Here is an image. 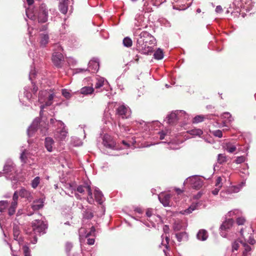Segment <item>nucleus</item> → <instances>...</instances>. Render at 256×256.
<instances>
[{
    "mask_svg": "<svg viewBox=\"0 0 256 256\" xmlns=\"http://www.w3.org/2000/svg\"><path fill=\"white\" fill-rule=\"evenodd\" d=\"M156 39L146 31L138 35L136 47L138 50L144 54H150L153 52V46L156 44Z\"/></svg>",
    "mask_w": 256,
    "mask_h": 256,
    "instance_id": "nucleus-1",
    "label": "nucleus"
},
{
    "mask_svg": "<svg viewBox=\"0 0 256 256\" xmlns=\"http://www.w3.org/2000/svg\"><path fill=\"white\" fill-rule=\"evenodd\" d=\"M50 122L55 127H58V129L54 133V138L59 140H65L67 136L68 131L65 128L64 122L54 118H51Z\"/></svg>",
    "mask_w": 256,
    "mask_h": 256,
    "instance_id": "nucleus-2",
    "label": "nucleus"
},
{
    "mask_svg": "<svg viewBox=\"0 0 256 256\" xmlns=\"http://www.w3.org/2000/svg\"><path fill=\"white\" fill-rule=\"evenodd\" d=\"M53 98V94H50L46 90H42L40 92L38 102L42 104L40 106V116L42 112V110L46 106H50L52 104Z\"/></svg>",
    "mask_w": 256,
    "mask_h": 256,
    "instance_id": "nucleus-3",
    "label": "nucleus"
},
{
    "mask_svg": "<svg viewBox=\"0 0 256 256\" xmlns=\"http://www.w3.org/2000/svg\"><path fill=\"white\" fill-rule=\"evenodd\" d=\"M55 52L52 54V60L54 64L57 67H60L64 56L61 52L62 51V48L60 45L57 44L54 46Z\"/></svg>",
    "mask_w": 256,
    "mask_h": 256,
    "instance_id": "nucleus-4",
    "label": "nucleus"
},
{
    "mask_svg": "<svg viewBox=\"0 0 256 256\" xmlns=\"http://www.w3.org/2000/svg\"><path fill=\"white\" fill-rule=\"evenodd\" d=\"M4 173L6 174L10 177V175L13 174V172H15V168L14 164L10 160H8L4 166ZM12 181V186L14 188H16V186H14V184H16L18 182V180L15 176H13L12 178H10Z\"/></svg>",
    "mask_w": 256,
    "mask_h": 256,
    "instance_id": "nucleus-5",
    "label": "nucleus"
},
{
    "mask_svg": "<svg viewBox=\"0 0 256 256\" xmlns=\"http://www.w3.org/2000/svg\"><path fill=\"white\" fill-rule=\"evenodd\" d=\"M32 227L35 234L41 235L46 232L47 224L43 221L36 220L32 222Z\"/></svg>",
    "mask_w": 256,
    "mask_h": 256,
    "instance_id": "nucleus-6",
    "label": "nucleus"
},
{
    "mask_svg": "<svg viewBox=\"0 0 256 256\" xmlns=\"http://www.w3.org/2000/svg\"><path fill=\"white\" fill-rule=\"evenodd\" d=\"M184 184H190L192 187L195 189H200L202 186V180L198 176H192L186 178Z\"/></svg>",
    "mask_w": 256,
    "mask_h": 256,
    "instance_id": "nucleus-7",
    "label": "nucleus"
},
{
    "mask_svg": "<svg viewBox=\"0 0 256 256\" xmlns=\"http://www.w3.org/2000/svg\"><path fill=\"white\" fill-rule=\"evenodd\" d=\"M234 223L232 218H228L223 222L220 228V234L224 238L227 236V232L232 227Z\"/></svg>",
    "mask_w": 256,
    "mask_h": 256,
    "instance_id": "nucleus-8",
    "label": "nucleus"
},
{
    "mask_svg": "<svg viewBox=\"0 0 256 256\" xmlns=\"http://www.w3.org/2000/svg\"><path fill=\"white\" fill-rule=\"evenodd\" d=\"M37 17L38 22L44 23L48 20V10L44 4H42L40 6Z\"/></svg>",
    "mask_w": 256,
    "mask_h": 256,
    "instance_id": "nucleus-9",
    "label": "nucleus"
},
{
    "mask_svg": "<svg viewBox=\"0 0 256 256\" xmlns=\"http://www.w3.org/2000/svg\"><path fill=\"white\" fill-rule=\"evenodd\" d=\"M117 113L122 118H127L130 116V110L129 108L124 104L120 105L117 108Z\"/></svg>",
    "mask_w": 256,
    "mask_h": 256,
    "instance_id": "nucleus-10",
    "label": "nucleus"
},
{
    "mask_svg": "<svg viewBox=\"0 0 256 256\" xmlns=\"http://www.w3.org/2000/svg\"><path fill=\"white\" fill-rule=\"evenodd\" d=\"M84 188H86L88 192V201L89 204H92L94 202V200L92 198V193L90 186H79L76 188V190L80 193H83L84 192Z\"/></svg>",
    "mask_w": 256,
    "mask_h": 256,
    "instance_id": "nucleus-11",
    "label": "nucleus"
},
{
    "mask_svg": "<svg viewBox=\"0 0 256 256\" xmlns=\"http://www.w3.org/2000/svg\"><path fill=\"white\" fill-rule=\"evenodd\" d=\"M102 86H104V89H106V90H108V88L109 87L108 82L104 78H96L95 84V88L98 90Z\"/></svg>",
    "mask_w": 256,
    "mask_h": 256,
    "instance_id": "nucleus-12",
    "label": "nucleus"
},
{
    "mask_svg": "<svg viewBox=\"0 0 256 256\" xmlns=\"http://www.w3.org/2000/svg\"><path fill=\"white\" fill-rule=\"evenodd\" d=\"M40 122V118H36L34 120L32 124L29 126L27 130L28 135L29 137L32 136L36 131Z\"/></svg>",
    "mask_w": 256,
    "mask_h": 256,
    "instance_id": "nucleus-13",
    "label": "nucleus"
},
{
    "mask_svg": "<svg viewBox=\"0 0 256 256\" xmlns=\"http://www.w3.org/2000/svg\"><path fill=\"white\" fill-rule=\"evenodd\" d=\"M180 113H183L181 110H176L172 112L166 118L168 119V122L170 124H174L178 121V116L182 114Z\"/></svg>",
    "mask_w": 256,
    "mask_h": 256,
    "instance_id": "nucleus-14",
    "label": "nucleus"
},
{
    "mask_svg": "<svg viewBox=\"0 0 256 256\" xmlns=\"http://www.w3.org/2000/svg\"><path fill=\"white\" fill-rule=\"evenodd\" d=\"M95 232V228L92 226L90 230L88 232L84 228H81L78 230L80 238H88L90 236H94Z\"/></svg>",
    "mask_w": 256,
    "mask_h": 256,
    "instance_id": "nucleus-15",
    "label": "nucleus"
},
{
    "mask_svg": "<svg viewBox=\"0 0 256 256\" xmlns=\"http://www.w3.org/2000/svg\"><path fill=\"white\" fill-rule=\"evenodd\" d=\"M170 198V194L164 193H162L158 196L160 202L163 204L164 206H169Z\"/></svg>",
    "mask_w": 256,
    "mask_h": 256,
    "instance_id": "nucleus-16",
    "label": "nucleus"
},
{
    "mask_svg": "<svg viewBox=\"0 0 256 256\" xmlns=\"http://www.w3.org/2000/svg\"><path fill=\"white\" fill-rule=\"evenodd\" d=\"M88 68L90 71L92 72H95L98 70L99 62L97 58H93L88 63Z\"/></svg>",
    "mask_w": 256,
    "mask_h": 256,
    "instance_id": "nucleus-17",
    "label": "nucleus"
},
{
    "mask_svg": "<svg viewBox=\"0 0 256 256\" xmlns=\"http://www.w3.org/2000/svg\"><path fill=\"white\" fill-rule=\"evenodd\" d=\"M163 230H164V232L166 236H164V235H162V238H164L165 240H162V244L166 248V249H168V242H169L170 239H169L168 237L166 236V234L168 233V231H169L168 226L167 225H164L163 227Z\"/></svg>",
    "mask_w": 256,
    "mask_h": 256,
    "instance_id": "nucleus-18",
    "label": "nucleus"
},
{
    "mask_svg": "<svg viewBox=\"0 0 256 256\" xmlns=\"http://www.w3.org/2000/svg\"><path fill=\"white\" fill-rule=\"evenodd\" d=\"M68 0H60L59 10L64 14H66Z\"/></svg>",
    "mask_w": 256,
    "mask_h": 256,
    "instance_id": "nucleus-19",
    "label": "nucleus"
},
{
    "mask_svg": "<svg viewBox=\"0 0 256 256\" xmlns=\"http://www.w3.org/2000/svg\"><path fill=\"white\" fill-rule=\"evenodd\" d=\"M54 144V141L52 138L48 137L45 138V147L48 152L52 151Z\"/></svg>",
    "mask_w": 256,
    "mask_h": 256,
    "instance_id": "nucleus-20",
    "label": "nucleus"
},
{
    "mask_svg": "<svg viewBox=\"0 0 256 256\" xmlns=\"http://www.w3.org/2000/svg\"><path fill=\"white\" fill-rule=\"evenodd\" d=\"M19 194L20 197L26 198L28 200H31L32 199L31 192L24 188H22L20 189L19 192Z\"/></svg>",
    "mask_w": 256,
    "mask_h": 256,
    "instance_id": "nucleus-21",
    "label": "nucleus"
},
{
    "mask_svg": "<svg viewBox=\"0 0 256 256\" xmlns=\"http://www.w3.org/2000/svg\"><path fill=\"white\" fill-rule=\"evenodd\" d=\"M110 138H108V136H104L103 139V144L106 148H114L115 145L114 143L112 140H110Z\"/></svg>",
    "mask_w": 256,
    "mask_h": 256,
    "instance_id": "nucleus-22",
    "label": "nucleus"
},
{
    "mask_svg": "<svg viewBox=\"0 0 256 256\" xmlns=\"http://www.w3.org/2000/svg\"><path fill=\"white\" fill-rule=\"evenodd\" d=\"M96 200L100 204H101L104 200V196L102 192L96 188L94 192Z\"/></svg>",
    "mask_w": 256,
    "mask_h": 256,
    "instance_id": "nucleus-23",
    "label": "nucleus"
},
{
    "mask_svg": "<svg viewBox=\"0 0 256 256\" xmlns=\"http://www.w3.org/2000/svg\"><path fill=\"white\" fill-rule=\"evenodd\" d=\"M49 40V37L46 34H40V45L41 46L44 47L48 44Z\"/></svg>",
    "mask_w": 256,
    "mask_h": 256,
    "instance_id": "nucleus-24",
    "label": "nucleus"
},
{
    "mask_svg": "<svg viewBox=\"0 0 256 256\" xmlns=\"http://www.w3.org/2000/svg\"><path fill=\"white\" fill-rule=\"evenodd\" d=\"M197 238L199 240L204 241L206 240L208 237V234L205 230H200L197 234Z\"/></svg>",
    "mask_w": 256,
    "mask_h": 256,
    "instance_id": "nucleus-25",
    "label": "nucleus"
},
{
    "mask_svg": "<svg viewBox=\"0 0 256 256\" xmlns=\"http://www.w3.org/2000/svg\"><path fill=\"white\" fill-rule=\"evenodd\" d=\"M94 91V88L92 86H84L80 89V93L85 95L92 94Z\"/></svg>",
    "mask_w": 256,
    "mask_h": 256,
    "instance_id": "nucleus-26",
    "label": "nucleus"
},
{
    "mask_svg": "<svg viewBox=\"0 0 256 256\" xmlns=\"http://www.w3.org/2000/svg\"><path fill=\"white\" fill-rule=\"evenodd\" d=\"M188 132L192 136H200L203 134V132L200 129L194 128Z\"/></svg>",
    "mask_w": 256,
    "mask_h": 256,
    "instance_id": "nucleus-27",
    "label": "nucleus"
},
{
    "mask_svg": "<svg viewBox=\"0 0 256 256\" xmlns=\"http://www.w3.org/2000/svg\"><path fill=\"white\" fill-rule=\"evenodd\" d=\"M42 202L40 200L38 201L34 202L32 208L34 210H38L42 208Z\"/></svg>",
    "mask_w": 256,
    "mask_h": 256,
    "instance_id": "nucleus-28",
    "label": "nucleus"
},
{
    "mask_svg": "<svg viewBox=\"0 0 256 256\" xmlns=\"http://www.w3.org/2000/svg\"><path fill=\"white\" fill-rule=\"evenodd\" d=\"M13 234L14 239L17 240L18 239V236L20 234V227L18 225L14 224L13 228Z\"/></svg>",
    "mask_w": 256,
    "mask_h": 256,
    "instance_id": "nucleus-29",
    "label": "nucleus"
},
{
    "mask_svg": "<svg viewBox=\"0 0 256 256\" xmlns=\"http://www.w3.org/2000/svg\"><path fill=\"white\" fill-rule=\"evenodd\" d=\"M154 58L156 60H162L164 58V53L162 50L158 48L154 54Z\"/></svg>",
    "mask_w": 256,
    "mask_h": 256,
    "instance_id": "nucleus-30",
    "label": "nucleus"
},
{
    "mask_svg": "<svg viewBox=\"0 0 256 256\" xmlns=\"http://www.w3.org/2000/svg\"><path fill=\"white\" fill-rule=\"evenodd\" d=\"M83 216L84 218L91 219L94 216V214L90 209L88 208L84 211Z\"/></svg>",
    "mask_w": 256,
    "mask_h": 256,
    "instance_id": "nucleus-31",
    "label": "nucleus"
},
{
    "mask_svg": "<svg viewBox=\"0 0 256 256\" xmlns=\"http://www.w3.org/2000/svg\"><path fill=\"white\" fill-rule=\"evenodd\" d=\"M26 12L27 17L30 19L32 20L36 19V16L34 14V12L32 10H31L30 8H26Z\"/></svg>",
    "mask_w": 256,
    "mask_h": 256,
    "instance_id": "nucleus-32",
    "label": "nucleus"
},
{
    "mask_svg": "<svg viewBox=\"0 0 256 256\" xmlns=\"http://www.w3.org/2000/svg\"><path fill=\"white\" fill-rule=\"evenodd\" d=\"M176 236L179 242H180L184 238H187L188 235L185 232H179L176 234Z\"/></svg>",
    "mask_w": 256,
    "mask_h": 256,
    "instance_id": "nucleus-33",
    "label": "nucleus"
},
{
    "mask_svg": "<svg viewBox=\"0 0 256 256\" xmlns=\"http://www.w3.org/2000/svg\"><path fill=\"white\" fill-rule=\"evenodd\" d=\"M132 42L129 37L124 38L123 40V44L124 46L129 48L132 46Z\"/></svg>",
    "mask_w": 256,
    "mask_h": 256,
    "instance_id": "nucleus-34",
    "label": "nucleus"
},
{
    "mask_svg": "<svg viewBox=\"0 0 256 256\" xmlns=\"http://www.w3.org/2000/svg\"><path fill=\"white\" fill-rule=\"evenodd\" d=\"M17 204L14 202H12L11 206L8 209V214L10 216H12L15 213Z\"/></svg>",
    "mask_w": 256,
    "mask_h": 256,
    "instance_id": "nucleus-35",
    "label": "nucleus"
},
{
    "mask_svg": "<svg viewBox=\"0 0 256 256\" xmlns=\"http://www.w3.org/2000/svg\"><path fill=\"white\" fill-rule=\"evenodd\" d=\"M198 204H193L188 208L184 210V214H189L197 208Z\"/></svg>",
    "mask_w": 256,
    "mask_h": 256,
    "instance_id": "nucleus-36",
    "label": "nucleus"
},
{
    "mask_svg": "<svg viewBox=\"0 0 256 256\" xmlns=\"http://www.w3.org/2000/svg\"><path fill=\"white\" fill-rule=\"evenodd\" d=\"M183 113H180L182 114H180L178 116V120H183L184 122H186L187 120H188V114H186V112L184 110H182Z\"/></svg>",
    "mask_w": 256,
    "mask_h": 256,
    "instance_id": "nucleus-37",
    "label": "nucleus"
},
{
    "mask_svg": "<svg viewBox=\"0 0 256 256\" xmlns=\"http://www.w3.org/2000/svg\"><path fill=\"white\" fill-rule=\"evenodd\" d=\"M240 242L242 244V242H238V240H234V242H232V252H234L235 250H238L239 247H240V244L239 242Z\"/></svg>",
    "mask_w": 256,
    "mask_h": 256,
    "instance_id": "nucleus-38",
    "label": "nucleus"
},
{
    "mask_svg": "<svg viewBox=\"0 0 256 256\" xmlns=\"http://www.w3.org/2000/svg\"><path fill=\"white\" fill-rule=\"evenodd\" d=\"M40 182V178L39 176L36 177L32 182L31 185L32 188H36Z\"/></svg>",
    "mask_w": 256,
    "mask_h": 256,
    "instance_id": "nucleus-39",
    "label": "nucleus"
},
{
    "mask_svg": "<svg viewBox=\"0 0 256 256\" xmlns=\"http://www.w3.org/2000/svg\"><path fill=\"white\" fill-rule=\"evenodd\" d=\"M226 162V157L224 154H219L218 156V162L220 164H222Z\"/></svg>",
    "mask_w": 256,
    "mask_h": 256,
    "instance_id": "nucleus-40",
    "label": "nucleus"
},
{
    "mask_svg": "<svg viewBox=\"0 0 256 256\" xmlns=\"http://www.w3.org/2000/svg\"><path fill=\"white\" fill-rule=\"evenodd\" d=\"M222 118L226 119V121L228 122H231L233 120L231 114L228 112L224 113L222 115Z\"/></svg>",
    "mask_w": 256,
    "mask_h": 256,
    "instance_id": "nucleus-41",
    "label": "nucleus"
},
{
    "mask_svg": "<svg viewBox=\"0 0 256 256\" xmlns=\"http://www.w3.org/2000/svg\"><path fill=\"white\" fill-rule=\"evenodd\" d=\"M8 206V202L6 200L0 202V212H2Z\"/></svg>",
    "mask_w": 256,
    "mask_h": 256,
    "instance_id": "nucleus-42",
    "label": "nucleus"
},
{
    "mask_svg": "<svg viewBox=\"0 0 256 256\" xmlns=\"http://www.w3.org/2000/svg\"><path fill=\"white\" fill-rule=\"evenodd\" d=\"M242 244L244 247V250L242 252L245 254L248 255V252H249L252 250L251 247L246 243H242Z\"/></svg>",
    "mask_w": 256,
    "mask_h": 256,
    "instance_id": "nucleus-43",
    "label": "nucleus"
},
{
    "mask_svg": "<svg viewBox=\"0 0 256 256\" xmlns=\"http://www.w3.org/2000/svg\"><path fill=\"white\" fill-rule=\"evenodd\" d=\"M22 250L24 252V256H31L30 251L29 248L26 246L22 247Z\"/></svg>",
    "mask_w": 256,
    "mask_h": 256,
    "instance_id": "nucleus-44",
    "label": "nucleus"
},
{
    "mask_svg": "<svg viewBox=\"0 0 256 256\" xmlns=\"http://www.w3.org/2000/svg\"><path fill=\"white\" fill-rule=\"evenodd\" d=\"M28 152L26 150L22 152L21 153L20 158L22 162H26V160L27 158Z\"/></svg>",
    "mask_w": 256,
    "mask_h": 256,
    "instance_id": "nucleus-45",
    "label": "nucleus"
},
{
    "mask_svg": "<svg viewBox=\"0 0 256 256\" xmlns=\"http://www.w3.org/2000/svg\"><path fill=\"white\" fill-rule=\"evenodd\" d=\"M204 120V117L202 116H197L193 119V122L198 123Z\"/></svg>",
    "mask_w": 256,
    "mask_h": 256,
    "instance_id": "nucleus-46",
    "label": "nucleus"
},
{
    "mask_svg": "<svg viewBox=\"0 0 256 256\" xmlns=\"http://www.w3.org/2000/svg\"><path fill=\"white\" fill-rule=\"evenodd\" d=\"M222 178L220 176L218 177L216 179L215 186L221 188L222 186Z\"/></svg>",
    "mask_w": 256,
    "mask_h": 256,
    "instance_id": "nucleus-47",
    "label": "nucleus"
},
{
    "mask_svg": "<svg viewBox=\"0 0 256 256\" xmlns=\"http://www.w3.org/2000/svg\"><path fill=\"white\" fill-rule=\"evenodd\" d=\"M24 94L28 100H30L32 98V94L28 91V88H24Z\"/></svg>",
    "mask_w": 256,
    "mask_h": 256,
    "instance_id": "nucleus-48",
    "label": "nucleus"
},
{
    "mask_svg": "<svg viewBox=\"0 0 256 256\" xmlns=\"http://www.w3.org/2000/svg\"><path fill=\"white\" fill-rule=\"evenodd\" d=\"M226 150L228 152L232 153L236 150V147L234 145H228L227 146Z\"/></svg>",
    "mask_w": 256,
    "mask_h": 256,
    "instance_id": "nucleus-49",
    "label": "nucleus"
},
{
    "mask_svg": "<svg viewBox=\"0 0 256 256\" xmlns=\"http://www.w3.org/2000/svg\"><path fill=\"white\" fill-rule=\"evenodd\" d=\"M212 134L216 137L222 138V133L220 130H216L212 132Z\"/></svg>",
    "mask_w": 256,
    "mask_h": 256,
    "instance_id": "nucleus-50",
    "label": "nucleus"
},
{
    "mask_svg": "<svg viewBox=\"0 0 256 256\" xmlns=\"http://www.w3.org/2000/svg\"><path fill=\"white\" fill-rule=\"evenodd\" d=\"M66 188L72 191V193L73 192V191L76 190V186H74V184H68L66 186Z\"/></svg>",
    "mask_w": 256,
    "mask_h": 256,
    "instance_id": "nucleus-51",
    "label": "nucleus"
},
{
    "mask_svg": "<svg viewBox=\"0 0 256 256\" xmlns=\"http://www.w3.org/2000/svg\"><path fill=\"white\" fill-rule=\"evenodd\" d=\"M244 160H245L244 156H238L236 158L235 160V162L238 164H241V163L244 162Z\"/></svg>",
    "mask_w": 256,
    "mask_h": 256,
    "instance_id": "nucleus-52",
    "label": "nucleus"
},
{
    "mask_svg": "<svg viewBox=\"0 0 256 256\" xmlns=\"http://www.w3.org/2000/svg\"><path fill=\"white\" fill-rule=\"evenodd\" d=\"M246 220L242 217L238 218L236 220V222L238 225H242L244 223Z\"/></svg>",
    "mask_w": 256,
    "mask_h": 256,
    "instance_id": "nucleus-53",
    "label": "nucleus"
},
{
    "mask_svg": "<svg viewBox=\"0 0 256 256\" xmlns=\"http://www.w3.org/2000/svg\"><path fill=\"white\" fill-rule=\"evenodd\" d=\"M36 74V72L34 68H32L30 70V72L29 74V78L30 80H32V77H34L35 75Z\"/></svg>",
    "mask_w": 256,
    "mask_h": 256,
    "instance_id": "nucleus-54",
    "label": "nucleus"
},
{
    "mask_svg": "<svg viewBox=\"0 0 256 256\" xmlns=\"http://www.w3.org/2000/svg\"><path fill=\"white\" fill-rule=\"evenodd\" d=\"M62 94L66 98H68L70 96V93L66 90H62Z\"/></svg>",
    "mask_w": 256,
    "mask_h": 256,
    "instance_id": "nucleus-55",
    "label": "nucleus"
},
{
    "mask_svg": "<svg viewBox=\"0 0 256 256\" xmlns=\"http://www.w3.org/2000/svg\"><path fill=\"white\" fill-rule=\"evenodd\" d=\"M153 214V210L152 208H148L146 211V215L148 217L150 218Z\"/></svg>",
    "mask_w": 256,
    "mask_h": 256,
    "instance_id": "nucleus-56",
    "label": "nucleus"
},
{
    "mask_svg": "<svg viewBox=\"0 0 256 256\" xmlns=\"http://www.w3.org/2000/svg\"><path fill=\"white\" fill-rule=\"evenodd\" d=\"M18 194H17V192H15L12 198V202H16V204H18Z\"/></svg>",
    "mask_w": 256,
    "mask_h": 256,
    "instance_id": "nucleus-57",
    "label": "nucleus"
},
{
    "mask_svg": "<svg viewBox=\"0 0 256 256\" xmlns=\"http://www.w3.org/2000/svg\"><path fill=\"white\" fill-rule=\"evenodd\" d=\"M220 188L218 187H216L214 190H212V193L214 196H216L218 194Z\"/></svg>",
    "mask_w": 256,
    "mask_h": 256,
    "instance_id": "nucleus-58",
    "label": "nucleus"
},
{
    "mask_svg": "<svg viewBox=\"0 0 256 256\" xmlns=\"http://www.w3.org/2000/svg\"><path fill=\"white\" fill-rule=\"evenodd\" d=\"M72 247V245L70 242H67L66 244V249L67 252H68L70 250L71 248Z\"/></svg>",
    "mask_w": 256,
    "mask_h": 256,
    "instance_id": "nucleus-59",
    "label": "nucleus"
},
{
    "mask_svg": "<svg viewBox=\"0 0 256 256\" xmlns=\"http://www.w3.org/2000/svg\"><path fill=\"white\" fill-rule=\"evenodd\" d=\"M215 11L216 13H222V8L220 6H216Z\"/></svg>",
    "mask_w": 256,
    "mask_h": 256,
    "instance_id": "nucleus-60",
    "label": "nucleus"
},
{
    "mask_svg": "<svg viewBox=\"0 0 256 256\" xmlns=\"http://www.w3.org/2000/svg\"><path fill=\"white\" fill-rule=\"evenodd\" d=\"M158 134H160V138L162 140L164 139V136L166 135V133L164 131L160 132Z\"/></svg>",
    "mask_w": 256,
    "mask_h": 256,
    "instance_id": "nucleus-61",
    "label": "nucleus"
},
{
    "mask_svg": "<svg viewBox=\"0 0 256 256\" xmlns=\"http://www.w3.org/2000/svg\"><path fill=\"white\" fill-rule=\"evenodd\" d=\"M88 244L89 245H92L94 243V238H88Z\"/></svg>",
    "mask_w": 256,
    "mask_h": 256,
    "instance_id": "nucleus-62",
    "label": "nucleus"
},
{
    "mask_svg": "<svg viewBox=\"0 0 256 256\" xmlns=\"http://www.w3.org/2000/svg\"><path fill=\"white\" fill-rule=\"evenodd\" d=\"M248 242L250 244H255L256 240H254V238H252L250 237L249 240H248Z\"/></svg>",
    "mask_w": 256,
    "mask_h": 256,
    "instance_id": "nucleus-63",
    "label": "nucleus"
},
{
    "mask_svg": "<svg viewBox=\"0 0 256 256\" xmlns=\"http://www.w3.org/2000/svg\"><path fill=\"white\" fill-rule=\"evenodd\" d=\"M68 64H75L76 63V60H74L72 58H70L68 60Z\"/></svg>",
    "mask_w": 256,
    "mask_h": 256,
    "instance_id": "nucleus-64",
    "label": "nucleus"
}]
</instances>
